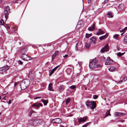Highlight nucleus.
I'll list each match as a JSON object with an SVG mask.
<instances>
[{
  "mask_svg": "<svg viewBox=\"0 0 127 127\" xmlns=\"http://www.w3.org/2000/svg\"><path fill=\"white\" fill-rule=\"evenodd\" d=\"M2 0H0V2Z\"/></svg>",
  "mask_w": 127,
  "mask_h": 127,
  "instance_id": "59",
  "label": "nucleus"
},
{
  "mask_svg": "<svg viewBox=\"0 0 127 127\" xmlns=\"http://www.w3.org/2000/svg\"><path fill=\"white\" fill-rule=\"evenodd\" d=\"M88 3H90L91 2V0H87Z\"/></svg>",
  "mask_w": 127,
  "mask_h": 127,
  "instance_id": "49",
  "label": "nucleus"
},
{
  "mask_svg": "<svg viewBox=\"0 0 127 127\" xmlns=\"http://www.w3.org/2000/svg\"><path fill=\"white\" fill-rule=\"evenodd\" d=\"M113 61L110 58L108 57L107 58L105 63V65H109L111 64L113 62Z\"/></svg>",
  "mask_w": 127,
  "mask_h": 127,
  "instance_id": "9",
  "label": "nucleus"
},
{
  "mask_svg": "<svg viewBox=\"0 0 127 127\" xmlns=\"http://www.w3.org/2000/svg\"><path fill=\"white\" fill-rule=\"evenodd\" d=\"M9 68V66H6L3 67L2 68L0 69V71L3 72V71H5L6 70H8Z\"/></svg>",
  "mask_w": 127,
  "mask_h": 127,
  "instance_id": "14",
  "label": "nucleus"
},
{
  "mask_svg": "<svg viewBox=\"0 0 127 127\" xmlns=\"http://www.w3.org/2000/svg\"><path fill=\"white\" fill-rule=\"evenodd\" d=\"M108 1V0H105L104 2L105 3L107 2Z\"/></svg>",
  "mask_w": 127,
  "mask_h": 127,
  "instance_id": "50",
  "label": "nucleus"
},
{
  "mask_svg": "<svg viewBox=\"0 0 127 127\" xmlns=\"http://www.w3.org/2000/svg\"><path fill=\"white\" fill-rule=\"evenodd\" d=\"M110 109L106 112L105 114V115L104 117V118H105L106 117L109 115L111 116V115L110 113Z\"/></svg>",
  "mask_w": 127,
  "mask_h": 127,
  "instance_id": "24",
  "label": "nucleus"
},
{
  "mask_svg": "<svg viewBox=\"0 0 127 127\" xmlns=\"http://www.w3.org/2000/svg\"><path fill=\"white\" fill-rule=\"evenodd\" d=\"M25 50V49H23L22 51H21V52L22 53H23V51H24V50Z\"/></svg>",
  "mask_w": 127,
  "mask_h": 127,
  "instance_id": "51",
  "label": "nucleus"
},
{
  "mask_svg": "<svg viewBox=\"0 0 127 127\" xmlns=\"http://www.w3.org/2000/svg\"><path fill=\"white\" fill-rule=\"evenodd\" d=\"M76 88V86L75 85H72L69 87V88L71 89H74Z\"/></svg>",
  "mask_w": 127,
  "mask_h": 127,
  "instance_id": "33",
  "label": "nucleus"
},
{
  "mask_svg": "<svg viewBox=\"0 0 127 127\" xmlns=\"http://www.w3.org/2000/svg\"><path fill=\"white\" fill-rule=\"evenodd\" d=\"M1 96H0V99H1Z\"/></svg>",
  "mask_w": 127,
  "mask_h": 127,
  "instance_id": "57",
  "label": "nucleus"
},
{
  "mask_svg": "<svg viewBox=\"0 0 127 127\" xmlns=\"http://www.w3.org/2000/svg\"><path fill=\"white\" fill-rule=\"evenodd\" d=\"M92 36V34H88L87 33H86V36L87 38H88Z\"/></svg>",
  "mask_w": 127,
  "mask_h": 127,
  "instance_id": "32",
  "label": "nucleus"
},
{
  "mask_svg": "<svg viewBox=\"0 0 127 127\" xmlns=\"http://www.w3.org/2000/svg\"><path fill=\"white\" fill-rule=\"evenodd\" d=\"M82 43L81 41H79L76 44L75 49L76 50H78L79 49H80L82 46Z\"/></svg>",
  "mask_w": 127,
  "mask_h": 127,
  "instance_id": "10",
  "label": "nucleus"
},
{
  "mask_svg": "<svg viewBox=\"0 0 127 127\" xmlns=\"http://www.w3.org/2000/svg\"><path fill=\"white\" fill-rule=\"evenodd\" d=\"M108 33H106V34L102 36L99 37V39L100 40H102V39H104L107 37V36H108Z\"/></svg>",
  "mask_w": 127,
  "mask_h": 127,
  "instance_id": "19",
  "label": "nucleus"
},
{
  "mask_svg": "<svg viewBox=\"0 0 127 127\" xmlns=\"http://www.w3.org/2000/svg\"><path fill=\"white\" fill-rule=\"evenodd\" d=\"M86 104L88 107H90L91 109H94L96 106V103L95 101H90L88 100L86 102Z\"/></svg>",
  "mask_w": 127,
  "mask_h": 127,
  "instance_id": "3",
  "label": "nucleus"
},
{
  "mask_svg": "<svg viewBox=\"0 0 127 127\" xmlns=\"http://www.w3.org/2000/svg\"><path fill=\"white\" fill-rule=\"evenodd\" d=\"M30 84V81L27 79L23 80L20 84V86L22 90H24Z\"/></svg>",
  "mask_w": 127,
  "mask_h": 127,
  "instance_id": "2",
  "label": "nucleus"
},
{
  "mask_svg": "<svg viewBox=\"0 0 127 127\" xmlns=\"http://www.w3.org/2000/svg\"><path fill=\"white\" fill-rule=\"evenodd\" d=\"M127 80V77H125L122 80L118 82V83H121L122 82L125 81Z\"/></svg>",
  "mask_w": 127,
  "mask_h": 127,
  "instance_id": "30",
  "label": "nucleus"
},
{
  "mask_svg": "<svg viewBox=\"0 0 127 127\" xmlns=\"http://www.w3.org/2000/svg\"><path fill=\"white\" fill-rule=\"evenodd\" d=\"M98 96L97 95H95L93 96V98L94 99H96L98 97Z\"/></svg>",
  "mask_w": 127,
  "mask_h": 127,
  "instance_id": "39",
  "label": "nucleus"
},
{
  "mask_svg": "<svg viewBox=\"0 0 127 127\" xmlns=\"http://www.w3.org/2000/svg\"><path fill=\"white\" fill-rule=\"evenodd\" d=\"M21 57L23 60L25 61H28L31 59V57L28 56L27 55L23 54L21 55Z\"/></svg>",
  "mask_w": 127,
  "mask_h": 127,
  "instance_id": "7",
  "label": "nucleus"
},
{
  "mask_svg": "<svg viewBox=\"0 0 127 127\" xmlns=\"http://www.w3.org/2000/svg\"><path fill=\"white\" fill-rule=\"evenodd\" d=\"M115 68V67H111L109 68V70L110 71L113 72L114 71Z\"/></svg>",
  "mask_w": 127,
  "mask_h": 127,
  "instance_id": "28",
  "label": "nucleus"
},
{
  "mask_svg": "<svg viewBox=\"0 0 127 127\" xmlns=\"http://www.w3.org/2000/svg\"><path fill=\"white\" fill-rule=\"evenodd\" d=\"M41 101L43 103L44 105H46L48 102V100H45L43 99H41Z\"/></svg>",
  "mask_w": 127,
  "mask_h": 127,
  "instance_id": "26",
  "label": "nucleus"
},
{
  "mask_svg": "<svg viewBox=\"0 0 127 127\" xmlns=\"http://www.w3.org/2000/svg\"><path fill=\"white\" fill-rule=\"evenodd\" d=\"M59 66V65H58L53 69L50 72L49 75V76H51L54 73V72L58 68Z\"/></svg>",
  "mask_w": 127,
  "mask_h": 127,
  "instance_id": "17",
  "label": "nucleus"
},
{
  "mask_svg": "<svg viewBox=\"0 0 127 127\" xmlns=\"http://www.w3.org/2000/svg\"><path fill=\"white\" fill-rule=\"evenodd\" d=\"M104 33V31L101 29H98V32L96 33V35H99L100 34H102Z\"/></svg>",
  "mask_w": 127,
  "mask_h": 127,
  "instance_id": "18",
  "label": "nucleus"
},
{
  "mask_svg": "<svg viewBox=\"0 0 127 127\" xmlns=\"http://www.w3.org/2000/svg\"><path fill=\"white\" fill-rule=\"evenodd\" d=\"M17 27H14V28L13 29L15 31H16L17 30Z\"/></svg>",
  "mask_w": 127,
  "mask_h": 127,
  "instance_id": "44",
  "label": "nucleus"
},
{
  "mask_svg": "<svg viewBox=\"0 0 127 127\" xmlns=\"http://www.w3.org/2000/svg\"><path fill=\"white\" fill-rule=\"evenodd\" d=\"M4 23V22L3 20L2 19H1L0 21V25H2L3 23Z\"/></svg>",
  "mask_w": 127,
  "mask_h": 127,
  "instance_id": "38",
  "label": "nucleus"
},
{
  "mask_svg": "<svg viewBox=\"0 0 127 127\" xmlns=\"http://www.w3.org/2000/svg\"><path fill=\"white\" fill-rule=\"evenodd\" d=\"M108 51H109V46L108 44H106L100 50V52L102 53Z\"/></svg>",
  "mask_w": 127,
  "mask_h": 127,
  "instance_id": "8",
  "label": "nucleus"
},
{
  "mask_svg": "<svg viewBox=\"0 0 127 127\" xmlns=\"http://www.w3.org/2000/svg\"><path fill=\"white\" fill-rule=\"evenodd\" d=\"M87 116H84L83 117H81L78 119V122L79 123L85 122L87 118Z\"/></svg>",
  "mask_w": 127,
  "mask_h": 127,
  "instance_id": "12",
  "label": "nucleus"
},
{
  "mask_svg": "<svg viewBox=\"0 0 127 127\" xmlns=\"http://www.w3.org/2000/svg\"><path fill=\"white\" fill-rule=\"evenodd\" d=\"M124 5L123 4H120L118 6V9L121 10L122 8H123Z\"/></svg>",
  "mask_w": 127,
  "mask_h": 127,
  "instance_id": "31",
  "label": "nucleus"
},
{
  "mask_svg": "<svg viewBox=\"0 0 127 127\" xmlns=\"http://www.w3.org/2000/svg\"><path fill=\"white\" fill-rule=\"evenodd\" d=\"M17 83H15L14 84V86H16V84H17Z\"/></svg>",
  "mask_w": 127,
  "mask_h": 127,
  "instance_id": "55",
  "label": "nucleus"
},
{
  "mask_svg": "<svg viewBox=\"0 0 127 127\" xmlns=\"http://www.w3.org/2000/svg\"><path fill=\"white\" fill-rule=\"evenodd\" d=\"M1 113H0V115L1 114Z\"/></svg>",
  "mask_w": 127,
  "mask_h": 127,
  "instance_id": "61",
  "label": "nucleus"
},
{
  "mask_svg": "<svg viewBox=\"0 0 127 127\" xmlns=\"http://www.w3.org/2000/svg\"><path fill=\"white\" fill-rule=\"evenodd\" d=\"M70 98H69L67 99L66 100V104H67L70 101Z\"/></svg>",
  "mask_w": 127,
  "mask_h": 127,
  "instance_id": "35",
  "label": "nucleus"
},
{
  "mask_svg": "<svg viewBox=\"0 0 127 127\" xmlns=\"http://www.w3.org/2000/svg\"><path fill=\"white\" fill-rule=\"evenodd\" d=\"M51 122L54 123L60 124L62 122V120L60 118H56L53 119Z\"/></svg>",
  "mask_w": 127,
  "mask_h": 127,
  "instance_id": "11",
  "label": "nucleus"
},
{
  "mask_svg": "<svg viewBox=\"0 0 127 127\" xmlns=\"http://www.w3.org/2000/svg\"><path fill=\"white\" fill-rule=\"evenodd\" d=\"M73 115L72 114H71V115H69V116H69V117H71V116H72Z\"/></svg>",
  "mask_w": 127,
  "mask_h": 127,
  "instance_id": "53",
  "label": "nucleus"
},
{
  "mask_svg": "<svg viewBox=\"0 0 127 127\" xmlns=\"http://www.w3.org/2000/svg\"><path fill=\"white\" fill-rule=\"evenodd\" d=\"M124 32H123V33H121V36H122V35H123V34L124 33Z\"/></svg>",
  "mask_w": 127,
  "mask_h": 127,
  "instance_id": "54",
  "label": "nucleus"
},
{
  "mask_svg": "<svg viewBox=\"0 0 127 127\" xmlns=\"http://www.w3.org/2000/svg\"><path fill=\"white\" fill-rule=\"evenodd\" d=\"M59 51H56L55 53L52 56V60L59 53Z\"/></svg>",
  "mask_w": 127,
  "mask_h": 127,
  "instance_id": "21",
  "label": "nucleus"
},
{
  "mask_svg": "<svg viewBox=\"0 0 127 127\" xmlns=\"http://www.w3.org/2000/svg\"><path fill=\"white\" fill-rule=\"evenodd\" d=\"M78 64H79V65H81L82 64V62L81 61H78Z\"/></svg>",
  "mask_w": 127,
  "mask_h": 127,
  "instance_id": "42",
  "label": "nucleus"
},
{
  "mask_svg": "<svg viewBox=\"0 0 127 127\" xmlns=\"http://www.w3.org/2000/svg\"><path fill=\"white\" fill-rule=\"evenodd\" d=\"M65 87L63 85H61L58 89V90L61 92V91H63Z\"/></svg>",
  "mask_w": 127,
  "mask_h": 127,
  "instance_id": "23",
  "label": "nucleus"
},
{
  "mask_svg": "<svg viewBox=\"0 0 127 127\" xmlns=\"http://www.w3.org/2000/svg\"><path fill=\"white\" fill-rule=\"evenodd\" d=\"M41 98V97L40 96L39 97H35L34 98V99H37L38 98Z\"/></svg>",
  "mask_w": 127,
  "mask_h": 127,
  "instance_id": "43",
  "label": "nucleus"
},
{
  "mask_svg": "<svg viewBox=\"0 0 127 127\" xmlns=\"http://www.w3.org/2000/svg\"><path fill=\"white\" fill-rule=\"evenodd\" d=\"M60 127H64L63 126H60Z\"/></svg>",
  "mask_w": 127,
  "mask_h": 127,
  "instance_id": "56",
  "label": "nucleus"
},
{
  "mask_svg": "<svg viewBox=\"0 0 127 127\" xmlns=\"http://www.w3.org/2000/svg\"><path fill=\"white\" fill-rule=\"evenodd\" d=\"M98 60L96 59L93 60L90 63L89 65L90 68L92 69H95L96 68H101V66L99 64H96Z\"/></svg>",
  "mask_w": 127,
  "mask_h": 127,
  "instance_id": "1",
  "label": "nucleus"
},
{
  "mask_svg": "<svg viewBox=\"0 0 127 127\" xmlns=\"http://www.w3.org/2000/svg\"><path fill=\"white\" fill-rule=\"evenodd\" d=\"M120 32H125V30H123V29L121 30L120 31Z\"/></svg>",
  "mask_w": 127,
  "mask_h": 127,
  "instance_id": "45",
  "label": "nucleus"
},
{
  "mask_svg": "<svg viewBox=\"0 0 127 127\" xmlns=\"http://www.w3.org/2000/svg\"><path fill=\"white\" fill-rule=\"evenodd\" d=\"M95 29V26L94 24L91 26L89 27L88 30L90 31H94Z\"/></svg>",
  "mask_w": 127,
  "mask_h": 127,
  "instance_id": "16",
  "label": "nucleus"
},
{
  "mask_svg": "<svg viewBox=\"0 0 127 127\" xmlns=\"http://www.w3.org/2000/svg\"><path fill=\"white\" fill-rule=\"evenodd\" d=\"M99 68H98V70H99Z\"/></svg>",
  "mask_w": 127,
  "mask_h": 127,
  "instance_id": "58",
  "label": "nucleus"
},
{
  "mask_svg": "<svg viewBox=\"0 0 127 127\" xmlns=\"http://www.w3.org/2000/svg\"><path fill=\"white\" fill-rule=\"evenodd\" d=\"M36 120L38 123V125L42 124L44 122V121L42 119H37Z\"/></svg>",
  "mask_w": 127,
  "mask_h": 127,
  "instance_id": "13",
  "label": "nucleus"
},
{
  "mask_svg": "<svg viewBox=\"0 0 127 127\" xmlns=\"http://www.w3.org/2000/svg\"><path fill=\"white\" fill-rule=\"evenodd\" d=\"M19 43H20H20L19 42Z\"/></svg>",
  "mask_w": 127,
  "mask_h": 127,
  "instance_id": "60",
  "label": "nucleus"
},
{
  "mask_svg": "<svg viewBox=\"0 0 127 127\" xmlns=\"http://www.w3.org/2000/svg\"><path fill=\"white\" fill-rule=\"evenodd\" d=\"M125 53V52L122 53L120 52H119L118 53H116V54L119 57H121Z\"/></svg>",
  "mask_w": 127,
  "mask_h": 127,
  "instance_id": "29",
  "label": "nucleus"
},
{
  "mask_svg": "<svg viewBox=\"0 0 127 127\" xmlns=\"http://www.w3.org/2000/svg\"><path fill=\"white\" fill-rule=\"evenodd\" d=\"M119 35L118 34H116L115 35H114L113 36L114 38L116 39L117 40H118L119 36Z\"/></svg>",
  "mask_w": 127,
  "mask_h": 127,
  "instance_id": "27",
  "label": "nucleus"
},
{
  "mask_svg": "<svg viewBox=\"0 0 127 127\" xmlns=\"http://www.w3.org/2000/svg\"><path fill=\"white\" fill-rule=\"evenodd\" d=\"M68 56V55H65L64 56H63V57L64 58H66Z\"/></svg>",
  "mask_w": 127,
  "mask_h": 127,
  "instance_id": "48",
  "label": "nucleus"
},
{
  "mask_svg": "<svg viewBox=\"0 0 127 127\" xmlns=\"http://www.w3.org/2000/svg\"><path fill=\"white\" fill-rule=\"evenodd\" d=\"M127 29V27H125L123 29V30H125V31H126V30Z\"/></svg>",
  "mask_w": 127,
  "mask_h": 127,
  "instance_id": "47",
  "label": "nucleus"
},
{
  "mask_svg": "<svg viewBox=\"0 0 127 127\" xmlns=\"http://www.w3.org/2000/svg\"><path fill=\"white\" fill-rule=\"evenodd\" d=\"M89 123H88L84 125L82 127H86L88 125Z\"/></svg>",
  "mask_w": 127,
  "mask_h": 127,
  "instance_id": "40",
  "label": "nucleus"
},
{
  "mask_svg": "<svg viewBox=\"0 0 127 127\" xmlns=\"http://www.w3.org/2000/svg\"><path fill=\"white\" fill-rule=\"evenodd\" d=\"M115 114L116 116H122L125 114L124 113L118 112H116Z\"/></svg>",
  "mask_w": 127,
  "mask_h": 127,
  "instance_id": "20",
  "label": "nucleus"
},
{
  "mask_svg": "<svg viewBox=\"0 0 127 127\" xmlns=\"http://www.w3.org/2000/svg\"><path fill=\"white\" fill-rule=\"evenodd\" d=\"M11 103V100H10L9 101V102H8V104H10Z\"/></svg>",
  "mask_w": 127,
  "mask_h": 127,
  "instance_id": "46",
  "label": "nucleus"
},
{
  "mask_svg": "<svg viewBox=\"0 0 127 127\" xmlns=\"http://www.w3.org/2000/svg\"><path fill=\"white\" fill-rule=\"evenodd\" d=\"M18 63H19V64H23V62L21 61H20V60H19V61Z\"/></svg>",
  "mask_w": 127,
  "mask_h": 127,
  "instance_id": "41",
  "label": "nucleus"
},
{
  "mask_svg": "<svg viewBox=\"0 0 127 127\" xmlns=\"http://www.w3.org/2000/svg\"><path fill=\"white\" fill-rule=\"evenodd\" d=\"M34 111H31L30 112H29V116L30 117H31L32 114V113H34Z\"/></svg>",
  "mask_w": 127,
  "mask_h": 127,
  "instance_id": "37",
  "label": "nucleus"
},
{
  "mask_svg": "<svg viewBox=\"0 0 127 127\" xmlns=\"http://www.w3.org/2000/svg\"><path fill=\"white\" fill-rule=\"evenodd\" d=\"M10 12V10L9 7L8 6H5L4 9V13L5 15V17L6 19L8 18V15Z\"/></svg>",
  "mask_w": 127,
  "mask_h": 127,
  "instance_id": "5",
  "label": "nucleus"
},
{
  "mask_svg": "<svg viewBox=\"0 0 127 127\" xmlns=\"http://www.w3.org/2000/svg\"><path fill=\"white\" fill-rule=\"evenodd\" d=\"M107 15L108 16L107 17L109 18H112L113 17V14L111 12H108V13Z\"/></svg>",
  "mask_w": 127,
  "mask_h": 127,
  "instance_id": "25",
  "label": "nucleus"
},
{
  "mask_svg": "<svg viewBox=\"0 0 127 127\" xmlns=\"http://www.w3.org/2000/svg\"><path fill=\"white\" fill-rule=\"evenodd\" d=\"M120 121L122 122H123L124 121V120H122Z\"/></svg>",
  "mask_w": 127,
  "mask_h": 127,
  "instance_id": "52",
  "label": "nucleus"
},
{
  "mask_svg": "<svg viewBox=\"0 0 127 127\" xmlns=\"http://www.w3.org/2000/svg\"><path fill=\"white\" fill-rule=\"evenodd\" d=\"M124 42L125 43H127V35L124 38Z\"/></svg>",
  "mask_w": 127,
  "mask_h": 127,
  "instance_id": "36",
  "label": "nucleus"
},
{
  "mask_svg": "<svg viewBox=\"0 0 127 127\" xmlns=\"http://www.w3.org/2000/svg\"><path fill=\"white\" fill-rule=\"evenodd\" d=\"M30 103L32 107H34V108L37 109H38L39 108L40 106L41 107H42L43 106L42 104L41 103H40L36 102L34 103L31 102Z\"/></svg>",
  "mask_w": 127,
  "mask_h": 127,
  "instance_id": "4",
  "label": "nucleus"
},
{
  "mask_svg": "<svg viewBox=\"0 0 127 127\" xmlns=\"http://www.w3.org/2000/svg\"><path fill=\"white\" fill-rule=\"evenodd\" d=\"M36 119H31L29 121V123L32 125L36 126L38 125V123L36 121Z\"/></svg>",
  "mask_w": 127,
  "mask_h": 127,
  "instance_id": "6",
  "label": "nucleus"
},
{
  "mask_svg": "<svg viewBox=\"0 0 127 127\" xmlns=\"http://www.w3.org/2000/svg\"><path fill=\"white\" fill-rule=\"evenodd\" d=\"M86 47L87 48H89L90 46V44L88 43H86L85 45Z\"/></svg>",
  "mask_w": 127,
  "mask_h": 127,
  "instance_id": "34",
  "label": "nucleus"
},
{
  "mask_svg": "<svg viewBox=\"0 0 127 127\" xmlns=\"http://www.w3.org/2000/svg\"><path fill=\"white\" fill-rule=\"evenodd\" d=\"M53 84L52 83H50L49 84L48 87V90H49L52 91H54V90L53 89L52 87Z\"/></svg>",
  "mask_w": 127,
  "mask_h": 127,
  "instance_id": "15",
  "label": "nucleus"
},
{
  "mask_svg": "<svg viewBox=\"0 0 127 127\" xmlns=\"http://www.w3.org/2000/svg\"><path fill=\"white\" fill-rule=\"evenodd\" d=\"M90 40L92 41L93 43L95 44L96 42V38L94 37H93L91 38H90Z\"/></svg>",
  "mask_w": 127,
  "mask_h": 127,
  "instance_id": "22",
  "label": "nucleus"
}]
</instances>
